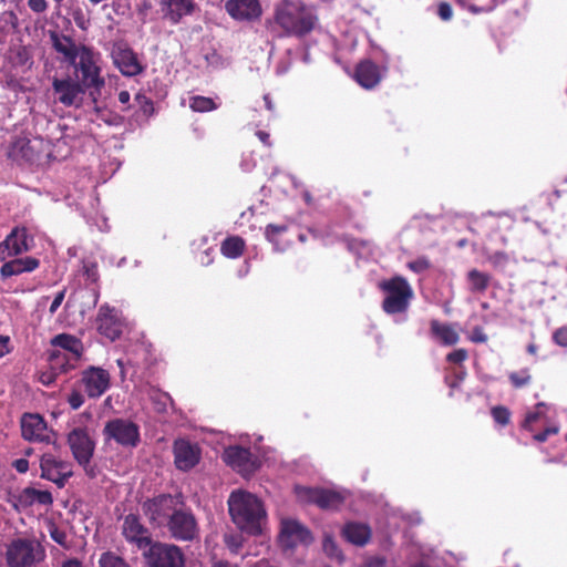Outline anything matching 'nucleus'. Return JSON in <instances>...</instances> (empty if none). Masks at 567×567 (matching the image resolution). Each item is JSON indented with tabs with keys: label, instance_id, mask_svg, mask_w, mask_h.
<instances>
[{
	"label": "nucleus",
	"instance_id": "f257e3e1",
	"mask_svg": "<svg viewBox=\"0 0 567 567\" xmlns=\"http://www.w3.org/2000/svg\"><path fill=\"white\" fill-rule=\"evenodd\" d=\"M274 21L286 35L305 37L318 23V16L312 6L301 0H281L275 6Z\"/></svg>",
	"mask_w": 567,
	"mask_h": 567
},
{
	"label": "nucleus",
	"instance_id": "f03ea898",
	"mask_svg": "<svg viewBox=\"0 0 567 567\" xmlns=\"http://www.w3.org/2000/svg\"><path fill=\"white\" fill-rule=\"evenodd\" d=\"M228 511L233 522L249 534L261 532V522L266 518L262 502L251 493L234 491L228 498Z\"/></svg>",
	"mask_w": 567,
	"mask_h": 567
},
{
	"label": "nucleus",
	"instance_id": "7ed1b4c3",
	"mask_svg": "<svg viewBox=\"0 0 567 567\" xmlns=\"http://www.w3.org/2000/svg\"><path fill=\"white\" fill-rule=\"evenodd\" d=\"M45 557V548L35 537H18L6 546L7 567H37Z\"/></svg>",
	"mask_w": 567,
	"mask_h": 567
},
{
	"label": "nucleus",
	"instance_id": "20e7f679",
	"mask_svg": "<svg viewBox=\"0 0 567 567\" xmlns=\"http://www.w3.org/2000/svg\"><path fill=\"white\" fill-rule=\"evenodd\" d=\"M183 503L182 494H159L145 499L141 507L151 526L164 528Z\"/></svg>",
	"mask_w": 567,
	"mask_h": 567
},
{
	"label": "nucleus",
	"instance_id": "39448f33",
	"mask_svg": "<svg viewBox=\"0 0 567 567\" xmlns=\"http://www.w3.org/2000/svg\"><path fill=\"white\" fill-rule=\"evenodd\" d=\"M379 287L386 295L382 301V309L385 313L395 315L408 310L413 298V290L404 277L394 276L381 281Z\"/></svg>",
	"mask_w": 567,
	"mask_h": 567
},
{
	"label": "nucleus",
	"instance_id": "423d86ee",
	"mask_svg": "<svg viewBox=\"0 0 567 567\" xmlns=\"http://www.w3.org/2000/svg\"><path fill=\"white\" fill-rule=\"evenodd\" d=\"M142 556L143 567H185V555L175 544L155 540Z\"/></svg>",
	"mask_w": 567,
	"mask_h": 567
},
{
	"label": "nucleus",
	"instance_id": "0eeeda50",
	"mask_svg": "<svg viewBox=\"0 0 567 567\" xmlns=\"http://www.w3.org/2000/svg\"><path fill=\"white\" fill-rule=\"evenodd\" d=\"M103 436L105 442L114 441L125 449H135L141 442L140 426L122 417L107 421L103 429Z\"/></svg>",
	"mask_w": 567,
	"mask_h": 567
},
{
	"label": "nucleus",
	"instance_id": "6e6552de",
	"mask_svg": "<svg viewBox=\"0 0 567 567\" xmlns=\"http://www.w3.org/2000/svg\"><path fill=\"white\" fill-rule=\"evenodd\" d=\"M169 536L178 542H193L199 535L197 519L190 508L186 507L185 502L165 525Z\"/></svg>",
	"mask_w": 567,
	"mask_h": 567
},
{
	"label": "nucleus",
	"instance_id": "1a4fd4ad",
	"mask_svg": "<svg viewBox=\"0 0 567 567\" xmlns=\"http://www.w3.org/2000/svg\"><path fill=\"white\" fill-rule=\"evenodd\" d=\"M79 62L73 64L75 69L81 73L80 84L84 89H95L100 91L104 84V79L100 75V68L96 65L92 49L86 45H82V52L78 56Z\"/></svg>",
	"mask_w": 567,
	"mask_h": 567
},
{
	"label": "nucleus",
	"instance_id": "9d476101",
	"mask_svg": "<svg viewBox=\"0 0 567 567\" xmlns=\"http://www.w3.org/2000/svg\"><path fill=\"white\" fill-rule=\"evenodd\" d=\"M41 478L54 483L59 488L65 486L73 475L71 464L56 458L53 454L45 453L40 458Z\"/></svg>",
	"mask_w": 567,
	"mask_h": 567
},
{
	"label": "nucleus",
	"instance_id": "9b49d317",
	"mask_svg": "<svg viewBox=\"0 0 567 567\" xmlns=\"http://www.w3.org/2000/svg\"><path fill=\"white\" fill-rule=\"evenodd\" d=\"M162 19L171 25L181 24L186 18L199 11L195 0H158Z\"/></svg>",
	"mask_w": 567,
	"mask_h": 567
},
{
	"label": "nucleus",
	"instance_id": "f8f14e48",
	"mask_svg": "<svg viewBox=\"0 0 567 567\" xmlns=\"http://www.w3.org/2000/svg\"><path fill=\"white\" fill-rule=\"evenodd\" d=\"M21 435L25 441L51 444L55 441L53 432L48 430L45 420L37 413H25L21 417Z\"/></svg>",
	"mask_w": 567,
	"mask_h": 567
},
{
	"label": "nucleus",
	"instance_id": "ddd939ff",
	"mask_svg": "<svg viewBox=\"0 0 567 567\" xmlns=\"http://www.w3.org/2000/svg\"><path fill=\"white\" fill-rule=\"evenodd\" d=\"M112 59L124 76H136L145 71V65L140 61L137 53L126 43L114 45Z\"/></svg>",
	"mask_w": 567,
	"mask_h": 567
},
{
	"label": "nucleus",
	"instance_id": "4468645a",
	"mask_svg": "<svg viewBox=\"0 0 567 567\" xmlns=\"http://www.w3.org/2000/svg\"><path fill=\"white\" fill-rule=\"evenodd\" d=\"M68 444L80 465H87L94 453L95 443L85 427H75L68 434Z\"/></svg>",
	"mask_w": 567,
	"mask_h": 567
},
{
	"label": "nucleus",
	"instance_id": "2eb2a0df",
	"mask_svg": "<svg viewBox=\"0 0 567 567\" xmlns=\"http://www.w3.org/2000/svg\"><path fill=\"white\" fill-rule=\"evenodd\" d=\"M95 322L97 331L111 341L121 337L123 322L116 308L107 303L102 305L99 308Z\"/></svg>",
	"mask_w": 567,
	"mask_h": 567
},
{
	"label": "nucleus",
	"instance_id": "dca6fc26",
	"mask_svg": "<svg viewBox=\"0 0 567 567\" xmlns=\"http://www.w3.org/2000/svg\"><path fill=\"white\" fill-rule=\"evenodd\" d=\"M81 383L89 398L99 399L109 390L111 375L107 370L92 365L82 372Z\"/></svg>",
	"mask_w": 567,
	"mask_h": 567
},
{
	"label": "nucleus",
	"instance_id": "f3484780",
	"mask_svg": "<svg viewBox=\"0 0 567 567\" xmlns=\"http://www.w3.org/2000/svg\"><path fill=\"white\" fill-rule=\"evenodd\" d=\"M122 534L128 543L135 545L138 549H143V551L155 542L148 528L142 524L140 516L135 514H128L124 517Z\"/></svg>",
	"mask_w": 567,
	"mask_h": 567
},
{
	"label": "nucleus",
	"instance_id": "a211bd4d",
	"mask_svg": "<svg viewBox=\"0 0 567 567\" xmlns=\"http://www.w3.org/2000/svg\"><path fill=\"white\" fill-rule=\"evenodd\" d=\"M298 495L322 509H338L344 503L341 493L327 488L302 487L298 488Z\"/></svg>",
	"mask_w": 567,
	"mask_h": 567
},
{
	"label": "nucleus",
	"instance_id": "6ab92c4d",
	"mask_svg": "<svg viewBox=\"0 0 567 567\" xmlns=\"http://www.w3.org/2000/svg\"><path fill=\"white\" fill-rule=\"evenodd\" d=\"M224 461L243 475L251 474L258 468L257 457L249 449L235 445L225 450Z\"/></svg>",
	"mask_w": 567,
	"mask_h": 567
},
{
	"label": "nucleus",
	"instance_id": "aec40b11",
	"mask_svg": "<svg viewBox=\"0 0 567 567\" xmlns=\"http://www.w3.org/2000/svg\"><path fill=\"white\" fill-rule=\"evenodd\" d=\"M311 540V533L299 522L293 519L282 520L279 543L285 549H291L299 543L308 544Z\"/></svg>",
	"mask_w": 567,
	"mask_h": 567
},
{
	"label": "nucleus",
	"instance_id": "412c9836",
	"mask_svg": "<svg viewBox=\"0 0 567 567\" xmlns=\"http://www.w3.org/2000/svg\"><path fill=\"white\" fill-rule=\"evenodd\" d=\"M173 452L175 465L181 471H189L200 461L199 446L184 439L174 442Z\"/></svg>",
	"mask_w": 567,
	"mask_h": 567
},
{
	"label": "nucleus",
	"instance_id": "4be33fe9",
	"mask_svg": "<svg viewBox=\"0 0 567 567\" xmlns=\"http://www.w3.org/2000/svg\"><path fill=\"white\" fill-rule=\"evenodd\" d=\"M225 9L233 19L238 21L256 20L262 13L259 0H228Z\"/></svg>",
	"mask_w": 567,
	"mask_h": 567
},
{
	"label": "nucleus",
	"instance_id": "5701e85b",
	"mask_svg": "<svg viewBox=\"0 0 567 567\" xmlns=\"http://www.w3.org/2000/svg\"><path fill=\"white\" fill-rule=\"evenodd\" d=\"M354 80L364 89H374L382 80L381 70L371 60L360 61L354 69Z\"/></svg>",
	"mask_w": 567,
	"mask_h": 567
},
{
	"label": "nucleus",
	"instance_id": "b1692460",
	"mask_svg": "<svg viewBox=\"0 0 567 567\" xmlns=\"http://www.w3.org/2000/svg\"><path fill=\"white\" fill-rule=\"evenodd\" d=\"M9 249L10 256H19L23 252L31 250L33 246V236L24 226H17L11 229L10 234L4 239Z\"/></svg>",
	"mask_w": 567,
	"mask_h": 567
},
{
	"label": "nucleus",
	"instance_id": "393cba45",
	"mask_svg": "<svg viewBox=\"0 0 567 567\" xmlns=\"http://www.w3.org/2000/svg\"><path fill=\"white\" fill-rule=\"evenodd\" d=\"M50 40L53 49L58 53L62 54L66 62L75 64L78 56L82 52V45L78 47L71 37L55 31L50 32Z\"/></svg>",
	"mask_w": 567,
	"mask_h": 567
},
{
	"label": "nucleus",
	"instance_id": "a878e982",
	"mask_svg": "<svg viewBox=\"0 0 567 567\" xmlns=\"http://www.w3.org/2000/svg\"><path fill=\"white\" fill-rule=\"evenodd\" d=\"M52 87L59 95V102L65 106L74 105L79 95L83 94L85 90L79 82L71 79H54Z\"/></svg>",
	"mask_w": 567,
	"mask_h": 567
},
{
	"label": "nucleus",
	"instance_id": "bb28decb",
	"mask_svg": "<svg viewBox=\"0 0 567 567\" xmlns=\"http://www.w3.org/2000/svg\"><path fill=\"white\" fill-rule=\"evenodd\" d=\"M51 346L59 348L58 350L65 351V354L72 357L74 360L81 361L84 353V346L80 338L69 334L60 333L51 339Z\"/></svg>",
	"mask_w": 567,
	"mask_h": 567
},
{
	"label": "nucleus",
	"instance_id": "cd10ccee",
	"mask_svg": "<svg viewBox=\"0 0 567 567\" xmlns=\"http://www.w3.org/2000/svg\"><path fill=\"white\" fill-rule=\"evenodd\" d=\"M40 260L38 258L28 256L24 258H14L2 265L0 269L1 279H7L12 276H19L23 272H31L39 268Z\"/></svg>",
	"mask_w": 567,
	"mask_h": 567
},
{
	"label": "nucleus",
	"instance_id": "c85d7f7f",
	"mask_svg": "<svg viewBox=\"0 0 567 567\" xmlns=\"http://www.w3.org/2000/svg\"><path fill=\"white\" fill-rule=\"evenodd\" d=\"M431 337L445 347L455 346L460 341V334L451 323H443L436 319L430 322Z\"/></svg>",
	"mask_w": 567,
	"mask_h": 567
},
{
	"label": "nucleus",
	"instance_id": "c756f323",
	"mask_svg": "<svg viewBox=\"0 0 567 567\" xmlns=\"http://www.w3.org/2000/svg\"><path fill=\"white\" fill-rule=\"evenodd\" d=\"M371 535L370 526L363 523L350 522L342 528L344 539L355 546H364L368 544Z\"/></svg>",
	"mask_w": 567,
	"mask_h": 567
},
{
	"label": "nucleus",
	"instance_id": "7c9ffc66",
	"mask_svg": "<svg viewBox=\"0 0 567 567\" xmlns=\"http://www.w3.org/2000/svg\"><path fill=\"white\" fill-rule=\"evenodd\" d=\"M49 368L59 375L66 374L78 368L80 361L65 354L62 350H52L49 354Z\"/></svg>",
	"mask_w": 567,
	"mask_h": 567
},
{
	"label": "nucleus",
	"instance_id": "2f4dec72",
	"mask_svg": "<svg viewBox=\"0 0 567 567\" xmlns=\"http://www.w3.org/2000/svg\"><path fill=\"white\" fill-rule=\"evenodd\" d=\"M492 276L487 272H483L476 268L467 271L466 280L468 284V290L472 293H484L489 287Z\"/></svg>",
	"mask_w": 567,
	"mask_h": 567
},
{
	"label": "nucleus",
	"instance_id": "473e14b6",
	"mask_svg": "<svg viewBox=\"0 0 567 567\" xmlns=\"http://www.w3.org/2000/svg\"><path fill=\"white\" fill-rule=\"evenodd\" d=\"M245 240L239 236H229L223 240L220 252L230 259L239 258L245 250Z\"/></svg>",
	"mask_w": 567,
	"mask_h": 567
},
{
	"label": "nucleus",
	"instance_id": "72a5a7b5",
	"mask_svg": "<svg viewBox=\"0 0 567 567\" xmlns=\"http://www.w3.org/2000/svg\"><path fill=\"white\" fill-rule=\"evenodd\" d=\"M547 410L548 406L546 403H537L535 405L534 411H529L528 413H526L524 422L522 423V427L529 432H534L537 423L547 421Z\"/></svg>",
	"mask_w": 567,
	"mask_h": 567
},
{
	"label": "nucleus",
	"instance_id": "f704fd0d",
	"mask_svg": "<svg viewBox=\"0 0 567 567\" xmlns=\"http://www.w3.org/2000/svg\"><path fill=\"white\" fill-rule=\"evenodd\" d=\"M7 502L18 513L31 507L33 505L31 486L23 488L19 494H10Z\"/></svg>",
	"mask_w": 567,
	"mask_h": 567
},
{
	"label": "nucleus",
	"instance_id": "c9c22d12",
	"mask_svg": "<svg viewBox=\"0 0 567 567\" xmlns=\"http://www.w3.org/2000/svg\"><path fill=\"white\" fill-rule=\"evenodd\" d=\"M288 231L286 224H268L265 228V237L270 241L277 250H284L285 246L281 245V237Z\"/></svg>",
	"mask_w": 567,
	"mask_h": 567
},
{
	"label": "nucleus",
	"instance_id": "e433bc0d",
	"mask_svg": "<svg viewBox=\"0 0 567 567\" xmlns=\"http://www.w3.org/2000/svg\"><path fill=\"white\" fill-rule=\"evenodd\" d=\"M189 107L194 112L205 113L216 110L218 105L210 97L194 95L189 99Z\"/></svg>",
	"mask_w": 567,
	"mask_h": 567
},
{
	"label": "nucleus",
	"instance_id": "4c0bfd02",
	"mask_svg": "<svg viewBox=\"0 0 567 567\" xmlns=\"http://www.w3.org/2000/svg\"><path fill=\"white\" fill-rule=\"evenodd\" d=\"M13 152L28 162H33L37 158L31 141L27 138H19L13 144Z\"/></svg>",
	"mask_w": 567,
	"mask_h": 567
},
{
	"label": "nucleus",
	"instance_id": "58836bf2",
	"mask_svg": "<svg viewBox=\"0 0 567 567\" xmlns=\"http://www.w3.org/2000/svg\"><path fill=\"white\" fill-rule=\"evenodd\" d=\"M49 534L50 537L62 548L66 550L71 549L72 545L71 542L69 540L66 532L58 527L54 523L50 524Z\"/></svg>",
	"mask_w": 567,
	"mask_h": 567
},
{
	"label": "nucleus",
	"instance_id": "ea45409f",
	"mask_svg": "<svg viewBox=\"0 0 567 567\" xmlns=\"http://www.w3.org/2000/svg\"><path fill=\"white\" fill-rule=\"evenodd\" d=\"M508 379L513 388L520 389L528 385L532 381V374L527 368L518 372H511Z\"/></svg>",
	"mask_w": 567,
	"mask_h": 567
},
{
	"label": "nucleus",
	"instance_id": "a19ab883",
	"mask_svg": "<svg viewBox=\"0 0 567 567\" xmlns=\"http://www.w3.org/2000/svg\"><path fill=\"white\" fill-rule=\"evenodd\" d=\"M491 414L493 420L502 426H506L511 422V411L504 405L492 408Z\"/></svg>",
	"mask_w": 567,
	"mask_h": 567
},
{
	"label": "nucleus",
	"instance_id": "79ce46f5",
	"mask_svg": "<svg viewBox=\"0 0 567 567\" xmlns=\"http://www.w3.org/2000/svg\"><path fill=\"white\" fill-rule=\"evenodd\" d=\"M32 502L33 504H40L43 506H51L53 504V496L49 491H40L31 487Z\"/></svg>",
	"mask_w": 567,
	"mask_h": 567
},
{
	"label": "nucleus",
	"instance_id": "37998d69",
	"mask_svg": "<svg viewBox=\"0 0 567 567\" xmlns=\"http://www.w3.org/2000/svg\"><path fill=\"white\" fill-rule=\"evenodd\" d=\"M134 100L137 103L143 115H145L146 117H150L154 113V104H153V101L148 96H146L145 94H142V93H137L135 95Z\"/></svg>",
	"mask_w": 567,
	"mask_h": 567
},
{
	"label": "nucleus",
	"instance_id": "c03bdc74",
	"mask_svg": "<svg viewBox=\"0 0 567 567\" xmlns=\"http://www.w3.org/2000/svg\"><path fill=\"white\" fill-rule=\"evenodd\" d=\"M431 262L426 257H419L415 260L408 262V268L413 272L421 274L430 269Z\"/></svg>",
	"mask_w": 567,
	"mask_h": 567
},
{
	"label": "nucleus",
	"instance_id": "a18cd8bd",
	"mask_svg": "<svg viewBox=\"0 0 567 567\" xmlns=\"http://www.w3.org/2000/svg\"><path fill=\"white\" fill-rule=\"evenodd\" d=\"M467 358H468L467 350L461 348V349H456V350L450 352L446 355V361L450 363L460 364V363H463L464 361H466Z\"/></svg>",
	"mask_w": 567,
	"mask_h": 567
},
{
	"label": "nucleus",
	"instance_id": "49530a36",
	"mask_svg": "<svg viewBox=\"0 0 567 567\" xmlns=\"http://www.w3.org/2000/svg\"><path fill=\"white\" fill-rule=\"evenodd\" d=\"M83 268L86 280H89L92 284H96L100 278L97 265L94 262L85 264Z\"/></svg>",
	"mask_w": 567,
	"mask_h": 567
},
{
	"label": "nucleus",
	"instance_id": "de8ad7c7",
	"mask_svg": "<svg viewBox=\"0 0 567 567\" xmlns=\"http://www.w3.org/2000/svg\"><path fill=\"white\" fill-rule=\"evenodd\" d=\"M322 546H323V550L327 555H329L331 557H337L339 555L338 546H337L336 542L333 540L332 536L326 535L323 538Z\"/></svg>",
	"mask_w": 567,
	"mask_h": 567
},
{
	"label": "nucleus",
	"instance_id": "09e8293b",
	"mask_svg": "<svg viewBox=\"0 0 567 567\" xmlns=\"http://www.w3.org/2000/svg\"><path fill=\"white\" fill-rule=\"evenodd\" d=\"M437 16L443 21H450L453 17L452 6L446 1H441L437 4Z\"/></svg>",
	"mask_w": 567,
	"mask_h": 567
},
{
	"label": "nucleus",
	"instance_id": "8fccbe9b",
	"mask_svg": "<svg viewBox=\"0 0 567 567\" xmlns=\"http://www.w3.org/2000/svg\"><path fill=\"white\" fill-rule=\"evenodd\" d=\"M487 260L495 268L504 266L508 261V255L504 251H495L487 257Z\"/></svg>",
	"mask_w": 567,
	"mask_h": 567
},
{
	"label": "nucleus",
	"instance_id": "3c124183",
	"mask_svg": "<svg viewBox=\"0 0 567 567\" xmlns=\"http://www.w3.org/2000/svg\"><path fill=\"white\" fill-rule=\"evenodd\" d=\"M553 341L559 346L567 348V327H560L553 333Z\"/></svg>",
	"mask_w": 567,
	"mask_h": 567
},
{
	"label": "nucleus",
	"instance_id": "603ef678",
	"mask_svg": "<svg viewBox=\"0 0 567 567\" xmlns=\"http://www.w3.org/2000/svg\"><path fill=\"white\" fill-rule=\"evenodd\" d=\"M28 7L32 12L40 14L48 10L49 3L47 0H28Z\"/></svg>",
	"mask_w": 567,
	"mask_h": 567
},
{
	"label": "nucleus",
	"instance_id": "864d4df0",
	"mask_svg": "<svg viewBox=\"0 0 567 567\" xmlns=\"http://www.w3.org/2000/svg\"><path fill=\"white\" fill-rule=\"evenodd\" d=\"M559 429L557 426H547L542 432L534 434V440L543 443L546 442L550 435L557 434Z\"/></svg>",
	"mask_w": 567,
	"mask_h": 567
},
{
	"label": "nucleus",
	"instance_id": "5fc2aeb1",
	"mask_svg": "<svg viewBox=\"0 0 567 567\" xmlns=\"http://www.w3.org/2000/svg\"><path fill=\"white\" fill-rule=\"evenodd\" d=\"M68 403L73 410H78L84 403V396L80 391H72L68 398Z\"/></svg>",
	"mask_w": 567,
	"mask_h": 567
},
{
	"label": "nucleus",
	"instance_id": "6e6d98bb",
	"mask_svg": "<svg viewBox=\"0 0 567 567\" xmlns=\"http://www.w3.org/2000/svg\"><path fill=\"white\" fill-rule=\"evenodd\" d=\"M470 340L474 343H485L487 341V336L481 327H475L472 330Z\"/></svg>",
	"mask_w": 567,
	"mask_h": 567
},
{
	"label": "nucleus",
	"instance_id": "4d7b16f0",
	"mask_svg": "<svg viewBox=\"0 0 567 567\" xmlns=\"http://www.w3.org/2000/svg\"><path fill=\"white\" fill-rule=\"evenodd\" d=\"M58 377H59V374L55 371H53L52 369L49 368L48 371H44V372L41 373L39 380L44 385H51L52 383L55 382Z\"/></svg>",
	"mask_w": 567,
	"mask_h": 567
},
{
	"label": "nucleus",
	"instance_id": "13d9d810",
	"mask_svg": "<svg viewBox=\"0 0 567 567\" xmlns=\"http://www.w3.org/2000/svg\"><path fill=\"white\" fill-rule=\"evenodd\" d=\"M65 292H66V289L64 288L55 295V297L49 308L50 315H54L56 312V310L59 309V307L62 305L64 297H65Z\"/></svg>",
	"mask_w": 567,
	"mask_h": 567
},
{
	"label": "nucleus",
	"instance_id": "bf43d9fd",
	"mask_svg": "<svg viewBox=\"0 0 567 567\" xmlns=\"http://www.w3.org/2000/svg\"><path fill=\"white\" fill-rule=\"evenodd\" d=\"M463 381L462 374H454L452 377H445V383L451 389L450 395H453V391L460 386Z\"/></svg>",
	"mask_w": 567,
	"mask_h": 567
},
{
	"label": "nucleus",
	"instance_id": "052dcab7",
	"mask_svg": "<svg viewBox=\"0 0 567 567\" xmlns=\"http://www.w3.org/2000/svg\"><path fill=\"white\" fill-rule=\"evenodd\" d=\"M12 466L20 474H24L29 470V461L27 458H18L13 461Z\"/></svg>",
	"mask_w": 567,
	"mask_h": 567
},
{
	"label": "nucleus",
	"instance_id": "680f3d73",
	"mask_svg": "<svg viewBox=\"0 0 567 567\" xmlns=\"http://www.w3.org/2000/svg\"><path fill=\"white\" fill-rule=\"evenodd\" d=\"M9 343H10V338L7 336L0 334V358L10 353Z\"/></svg>",
	"mask_w": 567,
	"mask_h": 567
},
{
	"label": "nucleus",
	"instance_id": "e2e57ef3",
	"mask_svg": "<svg viewBox=\"0 0 567 567\" xmlns=\"http://www.w3.org/2000/svg\"><path fill=\"white\" fill-rule=\"evenodd\" d=\"M256 135L257 137L259 138V141L266 145V146H270L271 145V142H270V135L269 133L265 132V131H257L256 132Z\"/></svg>",
	"mask_w": 567,
	"mask_h": 567
},
{
	"label": "nucleus",
	"instance_id": "0e129e2a",
	"mask_svg": "<svg viewBox=\"0 0 567 567\" xmlns=\"http://www.w3.org/2000/svg\"><path fill=\"white\" fill-rule=\"evenodd\" d=\"M9 254V249L7 247V241L3 240L0 243V259L4 260L7 257H11Z\"/></svg>",
	"mask_w": 567,
	"mask_h": 567
},
{
	"label": "nucleus",
	"instance_id": "69168bd1",
	"mask_svg": "<svg viewBox=\"0 0 567 567\" xmlns=\"http://www.w3.org/2000/svg\"><path fill=\"white\" fill-rule=\"evenodd\" d=\"M131 100V94L128 91H121L118 93V101L122 104H128Z\"/></svg>",
	"mask_w": 567,
	"mask_h": 567
},
{
	"label": "nucleus",
	"instance_id": "338daca9",
	"mask_svg": "<svg viewBox=\"0 0 567 567\" xmlns=\"http://www.w3.org/2000/svg\"><path fill=\"white\" fill-rule=\"evenodd\" d=\"M62 567H83V565L79 559L73 558L63 561Z\"/></svg>",
	"mask_w": 567,
	"mask_h": 567
},
{
	"label": "nucleus",
	"instance_id": "774afa93",
	"mask_svg": "<svg viewBox=\"0 0 567 567\" xmlns=\"http://www.w3.org/2000/svg\"><path fill=\"white\" fill-rule=\"evenodd\" d=\"M213 567H231V566L228 561L220 560V561L214 563Z\"/></svg>",
	"mask_w": 567,
	"mask_h": 567
}]
</instances>
